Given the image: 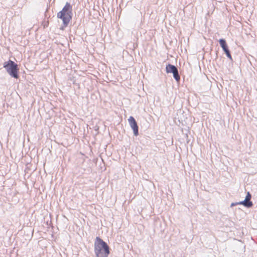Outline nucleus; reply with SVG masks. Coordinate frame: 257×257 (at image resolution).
<instances>
[{"label":"nucleus","mask_w":257,"mask_h":257,"mask_svg":"<svg viewBox=\"0 0 257 257\" xmlns=\"http://www.w3.org/2000/svg\"><path fill=\"white\" fill-rule=\"evenodd\" d=\"M94 252L96 257H107L110 253L108 245L99 237L95 239Z\"/></svg>","instance_id":"1"},{"label":"nucleus","mask_w":257,"mask_h":257,"mask_svg":"<svg viewBox=\"0 0 257 257\" xmlns=\"http://www.w3.org/2000/svg\"><path fill=\"white\" fill-rule=\"evenodd\" d=\"M72 7L67 2L62 10L57 14V17L63 21V27H66L72 19Z\"/></svg>","instance_id":"2"},{"label":"nucleus","mask_w":257,"mask_h":257,"mask_svg":"<svg viewBox=\"0 0 257 257\" xmlns=\"http://www.w3.org/2000/svg\"><path fill=\"white\" fill-rule=\"evenodd\" d=\"M4 67L6 69L8 73L12 77L18 78L19 70L18 65L14 61L10 60L4 63Z\"/></svg>","instance_id":"3"},{"label":"nucleus","mask_w":257,"mask_h":257,"mask_svg":"<svg viewBox=\"0 0 257 257\" xmlns=\"http://www.w3.org/2000/svg\"><path fill=\"white\" fill-rule=\"evenodd\" d=\"M128 121L131 128L133 130L134 135L137 136L139 135V130L137 121L132 116L128 118Z\"/></svg>","instance_id":"4"},{"label":"nucleus","mask_w":257,"mask_h":257,"mask_svg":"<svg viewBox=\"0 0 257 257\" xmlns=\"http://www.w3.org/2000/svg\"><path fill=\"white\" fill-rule=\"evenodd\" d=\"M219 44L224 52L225 53L227 57L230 59H232V57L231 56V54L230 53L229 50L228 49V46L227 45V44L226 43V41L225 40L221 39L219 40Z\"/></svg>","instance_id":"5"},{"label":"nucleus","mask_w":257,"mask_h":257,"mask_svg":"<svg viewBox=\"0 0 257 257\" xmlns=\"http://www.w3.org/2000/svg\"><path fill=\"white\" fill-rule=\"evenodd\" d=\"M250 199L251 195L250 194L249 192H248L247 193V195L245 197V200L244 201L238 203L237 204L243 205L244 206L247 207H250L252 205V203L251 201H250Z\"/></svg>","instance_id":"6"},{"label":"nucleus","mask_w":257,"mask_h":257,"mask_svg":"<svg viewBox=\"0 0 257 257\" xmlns=\"http://www.w3.org/2000/svg\"><path fill=\"white\" fill-rule=\"evenodd\" d=\"M166 69L167 73H173L174 78L177 81V67L174 65L168 64L166 66Z\"/></svg>","instance_id":"7"},{"label":"nucleus","mask_w":257,"mask_h":257,"mask_svg":"<svg viewBox=\"0 0 257 257\" xmlns=\"http://www.w3.org/2000/svg\"><path fill=\"white\" fill-rule=\"evenodd\" d=\"M177 78H178V81L179 80V79H180V77L179 76V75L178 74V76H177Z\"/></svg>","instance_id":"8"}]
</instances>
